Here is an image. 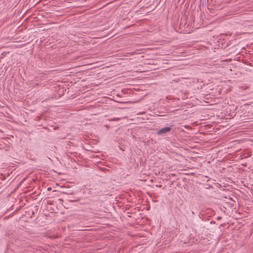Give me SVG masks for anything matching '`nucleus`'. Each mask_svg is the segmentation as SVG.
<instances>
[{
	"label": "nucleus",
	"instance_id": "1",
	"mask_svg": "<svg viewBox=\"0 0 253 253\" xmlns=\"http://www.w3.org/2000/svg\"><path fill=\"white\" fill-rule=\"evenodd\" d=\"M171 129V126L162 128L157 131V134L158 135L165 134L166 133L169 132Z\"/></svg>",
	"mask_w": 253,
	"mask_h": 253
},
{
	"label": "nucleus",
	"instance_id": "2",
	"mask_svg": "<svg viewBox=\"0 0 253 253\" xmlns=\"http://www.w3.org/2000/svg\"><path fill=\"white\" fill-rule=\"evenodd\" d=\"M47 190H51V188H48L47 189Z\"/></svg>",
	"mask_w": 253,
	"mask_h": 253
},
{
	"label": "nucleus",
	"instance_id": "3",
	"mask_svg": "<svg viewBox=\"0 0 253 253\" xmlns=\"http://www.w3.org/2000/svg\"><path fill=\"white\" fill-rule=\"evenodd\" d=\"M192 213L193 214H194V212L193 211H192Z\"/></svg>",
	"mask_w": 253,
	"mask_h": 253
}]
</instances>
